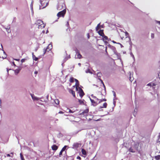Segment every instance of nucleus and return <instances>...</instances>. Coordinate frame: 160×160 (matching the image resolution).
Wrapping results in <instances>:
<instances>
[{
  "mask_svg": "<svg viewBox=\"0 0 160 160\" xmlns=\"http://www.w3.org/2000/svg\"><path fill=\"white\" fill-rule=\"evenodd\" d=\"M129 151L130 152H134L135 151L132 149V148H130L129 150Z\"/></svg>",
  "mask_w": 160,
  "mask_h": 160,
  "instance_id": "b1692460",
  "label": "nucleus"
},
{
  "mask_svg": "<svg viewBox=\"0 0 160 160\" xmlns=\"http://www.w3.org/2000/svg\"><path fill=\"white\" fill-rule=\"evenodd\" d=\"M41 5L40 6V8H43L46 7L48 5V1L46 0H42L41 1Z\"/></svg>",
  "mask_w": 160,
  "mask_h": 160,
  "instance_id": "f03ea898",
  "label": "nucleus"
},
{
  "mask_svg": "<svg viewBox=\"0 0 160 160\" xmlns=\"http://www.w3.org/2000/svg\"><path fill=\"white\" fill-rule=\"evenodd\" d=\"M89 112V109H87L85 110L82 112L80 113L79 115L82 117H83L84 116H87L88 113Z\"/></svg>",
  "mask_w": 160,
  "mask_h": 160,
  "instance_id": "423d86ee",
  "label": "nucleus"
},
{
  "mask_svg": "<svg viewBox=\"0 0 160 160\" xmlns=\"http://www.w3.org/2000/svg\"><path fill=\"white\" fill-rule=\"evenodd\" d=\"M67 147V146H66V145L64 146V147L62 148L61 150L62 151H64L66 149Z\"/></svg>",
  "mask_w": 160,
  "mask_h": 160,
  "instance_id": "2f4dec72",
  "label": "nucleus"
},
{
  "mask_svg": "<svg viewBox=\"0 0 160 160\" xmlns=\"http://www.w3.org/2000/svg\"><path fill=\"white\" fill-rule=\"evenodd\" d=\"M69 91L70 93H71L72 95L74 97H75V92L72 89H69Z\"/></svg>",
  "mask_w": 160,
  "mask_h": 160,
  "instance_id": "f8f14e48",
  "label": "nucleus"
},
{
  "mask_svg": "<svg viewBox=\"0 0 160 160\" xmlns=\"http://www.w3.org/2000/svg\"><path fill=\"white\" fill-rule=\"evenodd\" d=\"M31 7L32 8V4H31Z\"/></svg>",
  "mask_w": 160,
  "mask_h": 160,
  "instance_id": "49530a36",
  "label": "nucleus"
},
{
  "mask_svg": "<svg viewBox=\"0 0 160 160\" xmlns=\"http://www.w3.org/2000/svg\"><path fill=\"white\" fill-rule=\"evenodd\" d=\"M77 158L78 159H81L80 157L79 156H78Z\"/></svg>",
  "mask_w": 160,
  "mask_h": 160,
  "instance_id": "c03bdc74",
  "label": "nucleus"
},
{
  "mask_svg": "<svg viewBox=\"0 0 160 160\" xmlns=\"http://www.w3.org/2000/svg\"><path fill=\"white\" fill-rule=\"evenodd\" d=\"M155 158L156 160L160 159V155H158L155 156Z\"/></svg>",
  "mask_w": 160,
  "mask_h": 160,
  "instance_id": "a878e982",
  "label": "nucleus"
},
{
  "mask_svg": "<svg viewBox=\"0 0 160 160\" xmlns=\"http://www.w3.org/2000/svg\"><path fill=\"white\" fill-rule=\"evenodd\" d=\"M33 58L34 60L35 61H37L38 59V58L36 57V56L34 55V53H32Z\"/></svg>",
  "mask_w": 160,
  "mask_h": 160,
  "instance_id": "2eb2a0df",
  "label": "nucleus"
},
{
  "mask_svg": "<svg viewBox=\"0 0 160 160\" xmlns=\"http://www.w3.org/2000/svg\"><path fill=\"white\" fill-rule=\"evenodd\" d=\"M100 23H99L98 24L96 28V31L98 30L100 28Z\"/></svg>",
  "mask_w": 160,
  "mask_h": 160,
  "instance_id": "412c9836",
  "label": "nucleus"
},
{
  "mask_svg": "<svg viewBox=\"0 0 160 160\" xmlns=\"http://www.w3.org/2000/svg\"><path fill=\"white\" fill-rule=\"evenodd\" d=\"M155 85H156V84L154 83H152V82H150V83H149L148 84H147V86H150V87L153 86H154Z\"/></svg>",
  "mask_w": 160,
  "mask_h": 160,
  "instance_id": "4468645a",
  "label": "nucleus"
},
{
  "mask_svg": "<svg viewBox=\"0 0 160 160\" xmlns=\"http://www.w3.org/2000/svg\"><path fill=\"white\" fill-rule=\"evenodd\" d=\"M112 92L113 93V94L114 96V97H116V94L115 92L114 91H113Z\"/></svg>",
  "mask_w": 160,
  "mask_h": 160,
  "instance_id": "e433bc0d",
  "label": "nucleus"
},
{
  "mask_svg": "<svg viewBox=\"0 0 160 160\" xmlns=\"http://www.w3.org/2000/svg\"><path fill=\"white\" fill-rule=\"evenodd\" d=\"M63 151H62V150L60 151V152L59 154V156L60 157H61V156L62 155V153Z\"/></svg>",
  "mask_w": 160,
  "mask_h": 160,
  "instance_id": "473e14b6",
  "label": "nucleus"
},
{
  "mask_svg": "<svg viewBox=\"0 0 160 160\" xmlns=\"http://www.w3.org/2000/svg\"><path fill=\"white\" fill-rule=\"evenodd\" d=\"M19 71H20V70L19 69H16L14 71L15 73L16 74H17L19 72Z\"/></svg>",
  "mask_w": 160,
  "mask_h": 160,
  "instance_id": "393cba45",
  "label": "nucleus"
},
{
  "mask_svg": "<svg viewBox=\"0 0 160 160\" xmlns=\"http://www.w3.org/2000/svg\"><path fill=\"white\" fill-rule=\"evenodd\" d=\"M107 101V99L105 98L100 99L98 103H100L103 101Z\"/></svg>",
  "mask_w": 160,
  "mask_h": 160,
  "instance_id": "5701e85b",
  "label": "nucleus"
},
{
  "mask_svg": "<svg viewBox=\"0 0 160 160\" xmlns=\"http://www.w3.org/2000/svg\"><path fill=\"white\" fill-rule=\"evenodd\" d=\"M82 152L83 155H86V152L85 149H82Z\"/></svg>",
  "mask_w": 160,
  "mask_h": 160,
  "instance_id": "a211bd4d",
  "label": "nucleus"
},
{
  "mask_svg": "<svg viewBox=\"0 0 160 160\" xmlns=\"http://www.w3.org/2000/svg\"><path fill=\"white\" fill-rule=\"evenodd\" d=\"M37 73H38V72H37V71H35V74H37Z\"/></svg>",
  "mask_w": 160,
  "mask_h": 160,
  "instance_id": "8fccbe9b",
  "label": "nucleus"
},
{
  "mask_svg": "<svg viewBox=\"0 0 160 160\" xmlns=\"http://www.w3.org/2000/svg\"><path fill=\"white\" fill-rule=\"evenodd\" d=\"M91 97L93 99H96L97 100H99V99L98 98H97L96 97L94 96L93 95H91Z\"/></svg>",
  "mask_w": 160,
  "mask_h": 160,
  "instance_id": "7c9ffc66",
  "label": "nucleus"
},
{
  "mask_svg": "<svg viewBox=\"0 0 160 160\" xmlns=\"http://www.w3.org/2000/svg\"><path fill=\"white\" fill-rule=\"evenodd\" d=\"M75 81L76 82L75 85L76 86V89L77 90H78V88L79 87V82L78 80L76 79H75Z\"/></svg>",
  "mask_w": 160,
  "mask_h": 160,
  "instance_id": "6e6552de",
  "label": "nucleus"
},
{
  "mask_svg": "<svg viewBox=\"0 0 160 160\" xmlns=\"http://www.w3.org/2000/svg\"><path fill=\"white\" fill-rule=\"evenodd\" d=\"M67 110H68V112L70 113H73L75 112V110H72L70 109L67 108Z\"/></svg>",
  "mask_w": 160,
  "mask_h": 160,
  "instance_id": "4be33fe9",
  "label": "nucleus"
},
{
  "mask_svg": "<svg viewBox=\"0 0 160 160\" xmlns=\"http://www.w3.org/2000/svg\"><path fill=\"white\" fill-rule=\"evenodd\" d=\"M102 37L103 38L102 39L103 41H108V37L105 36L104 34V36H102ZM105 42H106V41H105Z\"/></svg>",
  "mask_w": 160,
  "mask_h": 160,
  "instance_id": "ddd939ff",
  "label": "nucleus"
},
{
  "mask_svg": "<svg viewBox=\"0 0 160 160\" xmlns=\"http://www.w3.org/2000/svg\"><path fill=\"white\" fill-rule=\"evenodd\" d=\"M52 48V45L51 44H49L47 46L46 49H44L43 50V54H45L47 52H49L51 51Z\"/></svg>",
  "mask_w": 160,
  "mask_h": 160,
  "instance_id": "39448f33",
  "label": "nucleus"
},
{
  "mask_svg": "<svg viewBox=\"0 0 160 160\" xmlns=\"http://www.w3.org/2000/svg\"><path fill=\"white\" fill-rule=\"evenodd\" d=\"M31 96H32V98L33 99L35 100V99H37L36 98H34V97H33V95H31Z\"/></svg>",
  "mask_w": 160,
  "mask_h": 160,
  "instance_id": "58836bf2",
  "label": "nucleus"
},
{
  "mask_svg": "<svg viewBox=\"0 0 160 160\" xmlns=\"http://www.w3.org/2000/svg\"><path fill=\"white\" fill-rule=\"evenodd\" d=\"M90 100L92 103V104L94 106H96L97 105L98 103H97V102L95 101L94 100L92 99L91 98H90Z\"/></svg>",
  "mask_w": 160,
  "mask_h": 160,
  "instance_id": "9b49d317",
  "label": "nucleus"
},
{
  "mask_svg": "<svg viewBox=\"0 0 160 160\" xmlns=\"http://www.w3.org/2000/svg\"><path fill=\"white\" fill-rule=\"evenodd\" d=\"M75 78H74L73 77H71L69 79V81L70 82L72 83L74 82L75 81Z\"/></svg>",
  "mask_w": 160,
  "mask_h": 160,
  "instance_id": "dca6fc26",
  "label": "nucleus"
},
{
  "mask_svg": "<svg viewBox=\"0 0 160 160\" xmlns=\"http://www.w3.org/2000/svg\"><path fill=\"white\" fill-rule=\"evenodd\" d=\"M55 102L57 104H58L59 103V101L58 99H56L55 100Z\"/></svg>",
  "mask_w": 160,
  "mask_h": 160,
  "instance_id": "bb28decb",
  "label": "nucleus"
},
{
  "mask_svg": "<svg viewBox=\"0 0 160 160\" xmlns=\"http://www.w3.org/2000/svg\"><path fill=\"white\" fill-rule=\"evenodd\" d=\"M78 92L81 98H82L84 95V93L82 89L81 88L78 87Z\"/></svg>",
  "mask_w": 160,
  "mask_h": 160,
  "instance_id": "0eeeda50",
  "label": "nucleus"
},
{
  "mask_svg": "<svg viewBox=\"0 0 160 160\" xmlns=\"http://www.w3.org/2000/svg\"><path fill=\"white\" fill-rule=\"evenodd\" d=\"M58 113L60 114H63L64 112L62 111H60Z\"/></svg>",
  "mask_w": 160,
  "mask_h": 160,
  "instance_id": "ea45409f",
  "label": "nucleus"
},
{
  "mask_svg": "<svg viewBox=\"0 0 160 160\" xmlns=\"http://www.w3.org/2000/svg\"><path fill=\"white\" fill-rule=\"evenodd\" d=\"M129 80L131 82H132L133 80V78L130 76L129 77Z\"/></svg>",
  "mask_w": 160,
  "mask_h": 160,
  "instance_id": "72a5a7b5",
  "label": "nucleus"
},
{
  "mask_svg": "<svg viewBox=\"0 0 160 160\" xmlns=\"http://www.w3.org/2000/svg\"><path fill=\"white\" fill-rule=\"evenodd\" d=\"M11 154H12V155H13V152H11Z\"/></svg>",
  "mask_w": 160,
  "mask_h": 160,
  "instance_id": "3c124183",
  "label": "nucleus"
},
{
  "mask_svg": "<svg viewBox=\"0 0 160 160\" xmlns=\"http://www.w3.org/2000/svg\"><path fill=\"white\" fill-rule=\"evenodd\" d=\"M82 57V55L79 52L77 54V58L80 59Z\"/></svg>",
  "mask_w": 160,
  "mask_h": 160,
  "instance_id": "6ab92c4d",
  "label": "nucleus"
},
{
  "mask_svg": "<svg viewBox=\"0 0 160 160\" xmlns=\"http://www.w3.org/2000/svg\"><path fill=\"white\" fill-rule=\"evenodd\" d=\"M78 145H79L78 143H75L74 144L73 146L75 148H77V147H78Z\"/></svg>",
  "mask_w": 160,
  "mask_h": 160,
  "instance_id": "cd10ccee",
  "label": "nucleus"
},
{
  "mask_svg": "<svg viewBox=\"0 0 160 160\" xmlns=\"http://www.w3.org/2000/svg\"><path fill=\"white\" fill-rule=\"evenodd\" d=\"M98 34L101 36H104V33L103 32V30H100L98 31Z\"/></svg>",
  "mask_w": 160,
  "mask_h": 160,
  "instance_id": "1a4fd4ad",
  "label": "nucleus"
},
{
  "mask_svg": "<svg viewBox=\"0 0 160 160\" xmlns=\"http://www.w3.org/2000/svg\"><path fill=\"white\" fill-rule=\"evenodd\" d=\"M52 149L53 150L56 151L58 149V147L56 145H53L52 146Z\"/></svg>",
  "mask_w": 160,
  "mask_h": 160,
  "instance_id": "9d476101",
  "label": "nucleus"
},
{
  "mask_svg": "<svg viewBox=\"0 0 160 160\" xmlns=\"http://www.w3.org/2000/svg\"><path fill=\"white\" fill-rule=\"evenodd\" d=\"M100 81H101L102 83V84L103 85V87H104V89H105V90H106V87H105V85H104V83H103V81H102V79H100Z\"/></svg>",
  "mask_w": 160,
  "mask_h": 160,
  "instance_id": "c85d7f7f",
  "label": "nucleus"
},
{
  "mask_svg": "<svg viewBox=\"0 0 160 160\" xmlns=\"http://www.w3.org/2000/svg\"><path fill=\"white\" fill-rule=\"evenodd\" d=\"M107 106V104L106 102H105L103 103V106L101 107V108H106Z\"/></svg>",
  "mask_w": 160,
  "mask_h": 160,
  "instance_id": "f3484780",
  "label": "nucleus"
},
{
  "mask_svg": "<svg viewBox=\"0 0 160 160\" xmlns=\"http://www.w3.org/2000/svg\"><path fill=\"white\" fill-rule=\"evenodd\" d=\"M158 76L159 78L160 79V71H159V73L158 74Z\"/></svg>",
  "mask_w": 160,
  "mask_h": 160,
  "instance_id": "a19ab883",
  "label": "nucleus"
},
{
  "mask_svg": "<svg viewBox=\"0 0 160 160\" xmlns=\"http://www.w3.org/2000/svg\"><path fill=\"white\" fill-rule=\"evenodd\" d=\"M36 24L38 26L39 28H43L45 26V24L43 23V21L40 20L37 21Z\"/></svg>",
  "mask_w": 160,
  "mask_h": 160,
  "instance_id": "f257e3e1",
  "label": "nucleus"
},
{
  "mask_svg": "<svg viewBox=\"0 0 160 160\" xmlns=\"http://www.w3.org/2000/svg\"><path fill=\"white\" fill-rule=\"evenodd\" d=\"M20 156L21 160H24L25 159L23 155L21 153L20 154Z\"/></svg>",
  "mask_w": 160,
  "mask_h": 160,
  "instance_id": "c756f323",
  "label": "nucleus"
},
{
  "mask_svg": "<svg viewBox=\"0 0 160 160\" xmlns=\"http://www.w3.org/2000/svg\"><path fill=\"white\" fill-rule=\"evenodd\" d=\"M112 42L113 43H116V42L115 41H113Z\"/></svg>",
  "mask_w": 160,
  "mask_h": 160,
  "instance_id": "de8ad7c7",
  "label": "nucleus"
},
{
  "mask_svg": "<svg viewBox=\"0 0 160 160\" xmlns=\"http://www.w3.org/2000/svg\"><path fill=\"white\" fill-rule=\"evenodd\" d=\"M7 156L8 157H11V156L9 154H8L7 155Z\"/></svg>",
  "mask_w": 160,
  "mask_h": 160,
  "instance_id": "79ce46f5",
  "label": "nucleus"
},
{
  "mask_svg": "<svg viewBox=\"0 0 160 160\" xmlns=\"http://www.w3.org/2000/svg\"><path fill=\"white\" fill-rule=\"evenodd\" d=\"M25 59H22L21 60V62L22 63V62H25Z\"/></svg>",
  "mask_w": 160,
  "mask_h": 160,
  "instance_id": "c9c22d12",
  "label": "nucleus"
},
{
  "mask_svg": "<svg viewBox=\"0 0 160 160\" xmlns=\"http://www.w3.org/2000/svg\"><path fill=\"white\" fill-rule=\"evenodd\" d=\"M78 65L80 66L81 65V64L80 63H79Z\"/></svg>",
  "mask_w": 160,
  "mask_h": 160,
  "instance_id": "603ef678",
  "label": "nucleus"
},
{
  "mask_svg": "<svg viewBox=\"0 0 160 160\" xmlns=\"http://www.w3.org/2000/svg\"><path fill=\"white\" fill-rule=\"evenodd\" d=\"M72 117V119H75V117L73 116H70L69 117H68V118L69 119V120H71V117Z\"/></svg>",
  "mask_w": 160,
  "mask_h": 160,
  "instance_id": "f704fd0d",
  "label": "nucleus"
},
{
  "mask_svg": "<svg viewBox=\"0 0 160 160\" xmlns=\"http://www.w3.org/2000/svg\"><path fill=\"white\" fill-rule=\"evenodd\" d=\"M157 22L160 25V21H157Z\"/></svg>",
  "mask_w": 160,
  "mask_h": 160,
  "instance_id": "a18cd8bd",
  "label": "nucleus"
},
{
  "mask_svg": "<svg viewBox=\"0 0 160 160\" xmlns=\"http://www.w3.org/2000/svg\"><path fill=\"white\" fill-rule=\"evenodd\" d=\"M154 34L152 33L151 34V37L152 38H154Z\"/></svg>",
  "mask_w": 160,
  "mask_h": 160,
  "instance_id": "4c0bfd02",
  "label": "nucleus"
},
{
  "mask_svg": "<svg viewBox=\"0 0 160 160\" xmlns=\"http://www.w3.org/2000/svg\"><path fill=\"white\" fill-rule=\"evenodd\" d=\"M84 100H80L79 99L78 100V102L80 104H84Z\"/></svg>",
  "mask_w": 160,
  "mask_h": 160,
  "instance_id": "aec40b11",
  "label": "nucleus"
},
{
  "mask_svg": "<svg viewBox=\"0 0 160 160\" xmlns=\"http://www.w3.org/2000/svg\"><path fill=\"white\" fill-rule=\"evenodd\" d=\"M13 64L14 66H16V65L14 63V62H13Z\"/></svg>",
  "mask_w": 160,
  "mask_h": 160,
  "instance_id": "09e8293b",
  "label": "nucleus"
},
{
  "mask_svg": "<svg viewBox=\"0 0 160 160\" xmlns=\"http://www.w3.org/2000/svg\"><path fill=\"white\" fill-rule=\"evenodd\" d=\"M88 38L89 39V38H90V36H89V33H88Z\"/></svg>",
  "mask_w": 160,
  "mask_h": 160,
  "instance_id": "37998d69",
  "label": "nucleus"
},
{
  "mask_svg": "<svg viewBox=\"0 0 160 160\" xmlns=\"http://www.w3.org/2000/svg\"><path fill=\"white\" fill-rule=\"evenodd\" d=\"M120 36L122 39H124L128 37L129 35L127 32H122L120 33Z\"/></svg>",
  "mask_w": 160,
  "mask_h": 160,
  "instance_id": "7ed1b4c3",
  "label": "nucleus"
},
{
  "mask_svg": "<svg viewBox=\"0 0 160 160\" xmlns=\"http://www.w3.org/2000/svg\"><path fill=\"white\" fill-rule=\"evenodd\" d=\"M66 13V10L64 9L61 11L59 12L57 14V16L58 17V19L61 17H64V15Z\"/></svg>",
  "mask_w": 160,
  "mask_h": 160,
  "instance_id": "20e7f679",
  "label": "nucleus"
}]
</instances>
